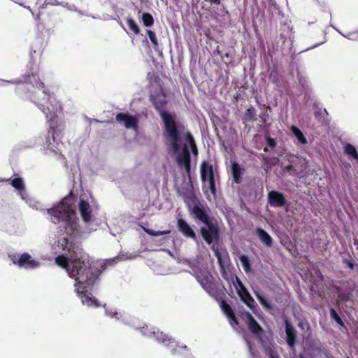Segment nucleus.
<instances>
[{"instance_id": "f257e3e1", "label": "nucleus", "mask_w": 358, "mask_h": 358, "mask_svg": "<svg viewBox=\"0 0 358 358\" xmlns=\"http://www.w3.org/2000/svg\"><path fill=\"white\" fill-rule=\"evenodd\" d=\"M52 222H62L64 231L58 240V246L69 252V257L64 255L55 258V263L66 269L69 276L75 280V291L81 296L82 303L87 306L98 307V301L91 294H85L92 287L99 272L92 268V262L79 243L76 241L78 234V219L73 206V198L67 196L54 208L47 210Z\"/></svg>"}, {"instance_id": "f03ea898", "label": "nucleus", "mask_w": 358, "mask_h": 358, "mask_svg": "<svg viewBox=\"0 0 358 358\" xmlns=\"http://www.w3.org/2000/svg\"><path fill=\"white\" fill-rule=\"evenodd\" d=\"M153 103L164 122V136L169 152L174 155L178 154L176 159L178 164L183 166L186 173L189 175V152L192 151L194 155L198 154L192 136L185 126L177 120L175 115L163 110L165 101H157V99H153Z\"/></svg>"}, {"instance_id": "7ed1b4c3", "label": "nucleus", "mask_w": 358, "mask_h": 358, "mask_svg": "<svg viewBox=\"0 0 358 358\" xmlns=\"http://www.w3.org/2000/svg\"><path fill=\"white\" fill-rule=\"evenodd\" d=\"M29 82L35 83L37 88L34 96V102L41 111L45 115L49 122L50 129L46 138L47 148L50 151L58 153L62 147V143L59 138L58 122L57 118L61 114V106L54 95L47 93L44 83L38 82L34 74L28 76Z\"/></svg>"}, {"instance_id": "20e7f679", "label": "nucleus", "mask_w": 358, "mask_h": 358, "mask_svg": "<svg viewBox=\"0 0 358 358\" xmlns=\"http://www.w3.org/2000/svg\"><path fill=\"white\" fill-rule=\"evenodd\" d=\"M189 210L194 217L204 223L200 229L203 238L208 244L214 243L219 238V229L216 224L209 217L206 209L196 200L192 193L184 198Z\"/></svg>"}, {"instance_id": "39448f33", "label": "nucleus", "mask_w": 358, "mask_h": 358, "mask_svg": "<svg viewBox=\"0 0 358 358\" xmlns=\"http://www.w3.org/2000/svg\"><path fill=\"white\" fill-rule=\"evenodd\" d=\"M201 179L203 185V189L207 194L208 199H210L208 192L213 198L216 196L215 182L218 179V173L213 166L208 162H203L200 166Z\"/></svg>"}, {"instance_id": "423d86ee", "label": "nucleus", "mask_w": 358, "mask_h": 358, "mask_svg": "<svg viewBox=\"0 0 358 358\" xmlns=\"http://www.w3.org/2000/svg\"><path fill=\"white\" fill-rule=\"evenodd\" d=\"M142 333L148 337L155 338L158 342L164 343L166 346L170 348L173 354H176V349L175 348V346H177L178 345L173 338H169L168 336L163 334L162 332L148 331L147 328L144 327L142 330Z\"/></svg>"}, {"instance_id": "0eeeda50", "label": "nucleus", "mask_w": 358, "mask_h": 358, "mask_svg": "<svg viewBox=\"0 0 358 358\" xmlns=\"http://www.w3.org/2000/svg\"><path fill=\"white\" fill-rule=\"evenodd\" d=\"M234 287L237 294L240 296L241 301L245 303L251 310H254L256 306V303L250 294L238 278H236V282Z\"/></svg>"}, {"instance_id": "6e6552de", "label": "nucleus", "mask_w": 358, "mask_h": 358, "mask_svg": "<svg viewBox=\"0 0 358 358\" xmlns=\"http://www.w3.org/2000/svg\"><path fill=\"white\" fill-rule=\"evenodd\" d=\"M117 122L122 124L128 129L138 130V118L135 115H131L129 113H120L115 117Z\"/></svg>"}, {"instance_id": "1a4fd4ad", "label": "nucleus", "mask_w": 358, "mask_h": 358, "mask_svg": "<svg viewBox=\"0 0 358 358\" xmlns=\"http://www.w3.org/2000/svg\"><path fill=\"white\" fill-rule=\"evenodd\" d=\"M12 259L15 264L26 269L36 268L40 266V263L31 259V255L28 253H24L20 257L14 256Z\"/></svg>"}, {"instance_id": "9d476101", "label": "nucleus", "mask_w": 358, "mask_h": 358, "mask_svg": "<svg viewBox=\"0 0 358 358\" xmlns=\"http://www.w3.org/2000/svg\"><path fill=\"white\" fill-rule=\"evenodd\" d=\"M11 185L13 187L20 192V194L22 199L25 200L31 207L36 209L39 208L40 203L38 201H34L33 199L29 198V196L26 194L24 190V185L22 178H15L12 180Z\"/></svg>"}, {"instance_id": "9b49d317", "label": "nucleus", "mask_w": 358, "mask_h": 358, "mask_svg": "<svg viewBox=\"0 0 358 358\" xmlns=\"http://www.w3.org/2000/svg\"><path fill=\"white\" fill-rule=\"evenodd\" d=\"M177 225L178 230L186 237L191 238L194 241L197 240L196 236L191 227L182 218L178 217L177 220Z\"/></svg>"}, {"instance_id": "f8f14e48", "label": "nucleus", "mask_w": 358, "mask_h": 358, "mask_svg": "<svg viewBox=\"0 0 358 358\" xmlns=\"http://www.w3.org/2000/svg\"><path fill=\"white\" fill-rule=\"evenodd\" d=\"M268 203L273 207H281L285 204L286 200L282 193L271 191L268 194Z\"/></svg>"}, {"instance_id": "ddd939ff", "label": "nucleus", "mask_w": 358, "mask_h": 358, "mask_svg": "<svg viewBox=\"0 0 358 358\" xmlns=\"http://www.w3.org/2000/svg\"><path fill=\"white\" fill-rule=\"evenodd\" d=\"M285 332L287 336V343L289 346L294 350L295 345V340H296V331L293 326L288 322L287 320H285Z\"/></svg>"}, {"instance_id": "4468645a", "label": "nucleus", "mask_w": 358, "mask_h": 358, "mask_svg": "<svg viewBox=\"0 0 358 358\" xmlns=\"http://www.w3.org/2000/svg\"><path fill=\"white\" fill-rule=\"evenodd\" d=\"M79 210L81 214L83 220L85 222H88L91 220L92 214H91V207L88 202L80 200L79 203Z\"/></svg>"}, {"instance_id": "2eb2a0df", "label": "nucleus", "mask_w": 358, "mask_h": 358, "mask_svg": "<svg viewBox=\"0 0 358 358\" xmlns=\"http://www.w3.org/2000/svg\"><path fill=\"white\" fill-rule=\"evenodd\" d=\"M220 307L225 315L227 316L231 325L233 327H234L235 325H237L238 322L229 305L224 301H222L220 303Z\"/></svg>"}, {"instance_id": "dca6fc26", "label": "nucleus", "mask_w": 358, "mask_h": 358, "mask_svg": "<svg viewBox=\"0 0 358 358\" xmlns=\"http://www.w3.org/2000/svg\"><path fill=\"white\" fill-rule=\"evenodd\" d=\"M212 249L215 253V257L217 259L220 267L222 268V269H224V265L227 263L229 260L227 251H220L218 247L215 246L214 244L212 246Z\"/></svg>"}, {"instance_id": "f3484780", "label": "nucleus", "mask_w": 358, "mask_h": 358, "mask_svg": "<svg viewBox=\"0 0 358 358\" xmlns=\"http://www.w3.org/2000/svg\"><path fill=\"white\" fill-rule=\"evenodd\" d=\"M245 319L248 328L252 333L258 334L262 331V327L250 313H245Z\"/></svg>"}, {"instance_id": "a211bd4d", "label": "nucleus", "mask_w": 358, "mask_h": 358, "mask_svg": "<svg viewBox=\"0 0 358 358\" xmlns=\"http://www.w3.org/2000/svg\"><path fill=\"white\" fill-rule=\"evenodd\" d=\"M198 282L202 286V287L210 294H213L215 292V285L210 279L209 277L205 276L203 278H196Z\"/></svg>"}, {"instance_id": "6ab92c4d", "label": "nucleus", "mask_w": 358, "mask_h": 358, "mask_svg": "<svg viewBox=\"0 0 358 358\" xmlns=\"http://www.w3.org/2000/svg\"><path fill=\"white\" fill-rule=\"evenodd\" d=\"M231 171L234 182L236 183L241 182L243 169L238 163L233 162L231 164Z\"/></svg>"}, {"instance_id": "aec40b11", "label": "nucleus", "mask_w": 358, "mask_h": 358, "mask_svg": "<svg viewBox=\"0 0 358 358\" xmlns=\"http://www.w3.org/2000/svg\"><path fill=\"white\" fill-rule=\"evenodd\" d=\"M257 234L259 236L262 242L267 247H271L272 245V238L271 236L264 229H257Z\"/></svg>"}, {"instance_id": "412c9836", "label": "nucleus", "mask_w": 358, "mask_h": 358, "mask_svg": "<svg viewBox=\"0 0 358 358\" xmlns=\"http://www.w3.org/2000/svg\"><path fill=\"white\" fill-rule=\"evenodd\" d=\"M344 152L348 156H350L358 162V152L354 145L350 143H346L343 148Z\"/></svg>"}, {"instance_id": "4be33fe9", "label": "nucleus", "mask_w": 358, "mask_h": 358, "mask_svg": "<svg viewBox=\"0 0 358 358\" xmlns=\"http://www.w3.org/2000/svg\"><path fill=\"white\" fill-rule=\"evenodd\" d=\"M290 129H291L292 132L293 133V134L296 136L297 140L301 144H306L307 143V140H306V137L304 136V135L302 133V131L298 127H296V126L292 125L290 127Z\"/></svg>"}, {"instance_id": "5701e85b", "label": "nucleus", "mask_w": 358, "mask_h": 358, "mask_svg": "<svg viewBox=\"0 0 358 358\" xmlns=\"http://www.w3.org/2000/svg\"><path fill=\"white\" fill-rule=\"evenodd\" d=\"M140 19L145 27H151L154 23L153 17L148 13H142Z\"/></svg>"}, {"instance_id": "b1692460", "label": "nucleus", "mask_w": 358, "mask_h": 358, "mask_svg": "<svg viewBox=\"0 0 358 358\" xmlns=\"http://www.w3.org/2000/svg\"><path fill=\"white\" fill-rule=\"evenodd\" d=\"M127 23L129 27V29L131 31H132L135 34H138L140 33V29L138 28V24L133 18L127 17Z\"/></svg>"}, {"instance_id": "393cba45", "label": "nucleus", "mask_w": 358, "mask_h": 358, "mask_svg": "<svg viewBox=\"0 0 358 358\" xmlns=\"http://www.w3.org/2000/svg\"><path fill=\"white\" fill-rule=\"evenodd\" d=\"M240 262L246 273H248L250 271V264L248 257L245 255H242L239 257Z\"/></svg>"}, {"instance_id": "a878e982", "label": "nucleus", "mask_w": 358, "mask_h": 358, "mask_svg": "<svg viewBox=\"0 0 358 358\" xmlns=\"http://www.w3.org/2000/svg\"><path fill=\"white\" fill-rule=\"evenodd\" d=\"M147 33H148L150 40L151 41V42L153 45L155 50H158L159 43H158L155 33L151 30H148Z\"/></svg>"}, {"instance_id": "bb28decb", "label": "nucleus", "mask_w": 358, "mask_h": 358, "mask_svg": "<svg viewBox=\"0 0 358 358\" xmlns=\"http://www.w3.org/2000/svg\"><path fill=\"white\" fill-rule=\"evenodd\" d=\"M255 294L257 299L259 300V303L266 308L271 309V304L259 294V292L255 291Z\"/></svg>"}, {"instance_id": "cd10ccee", "label": "nucleus", "mask_w": 358, "mask_h": 358, "mask_svg": "<svg viewBox=\"0 0 358 358\" xmlns=\"http://www.w3.org/2000/svg\"><path fill=\"white\" fill-rule=\"evenodd\" d=\"M144 231L151 235V236H162V235H165V234H168L170 233V231L169 230H166V231H154V230H152V229H146V228H144L143 229Z\"/></svg>"}, {"instance_id": "c85d7f7f", "label": "nucleus", "mask_w": 358, "mask_h": 358, "mask_svg": "<svg viewBox=\"0 0 358 358\" xmlns=\"http://www.w3.org/2000/svg\"><path fill=\"white\" fill-rule=\"evenodd\" d=\"M344 37L352 40V41H358V31L350 32L348 35H344L341 34Z\"/></svg>"}, {"instance_id": "c756f323", "label": "nucleus", "mask_w": 358, "mask_h": 358, "mask_svg": "<svg viewBox=\"0 0 358 358\" xmlns=\"http://www.w3.org/2000/svg\"><path fill=\"white\" fill-rule=\"evenodd\" d=\"M330 315L332 318H334L338 323L341 324L342 322L341 319L338 315L336 311L334 309H331Z\"/></svg>"}, {"instance_id": "7c9ffc66", "label": "nucleus", "mask_w": 358, "mask_h": 358, "mask_svg": "<svg viewBox=\"0 0 358 358\" xmlns=\"http://www.w3.org/2000/svg\"><path fill=\"white\" fill-rule=\"evenodd\" d=\"M106 313L108 316H110L112 317H115L117 320H119V317H117L119 313L116 311H113L112 310H109L108 309H106Z\"/></svg>"}, {"instance_id": "2f4dec72", "label": "nucleus", "mask_w": 358, "mask_h": 358, "mask_svg": "<svg viewBox=\"0 0 358 358\" xmlns=\"http://www.w3.org/2000/svg\"><path fill=\"white\" fill-rule=\"evenodd\" d=\"M267 143H268V146L271 148H273L276 145L275 140L273 138H267Z\"/></svg>"}, {"instance_id": "473e14b6", "label": "nucleus", "mask_w": 358, "mask_h": 358, "mask_svg": "<svg viewBox=\"0 0 358 358\" xmlns=\"http://www.w3.org/2000/svg\"><path fill=\"white\" fill-rule=\"evenodd\" d=\"M61 6L66 7L68 9L71 10H74V6H69V4L67 3H62Z\"/></svg>"}, {"instance_id": "72a5a7b5", "label": "nucleus", "mask_w": 358, "mask_h": 358, "mask_svg": "<svg viewBox=\"0 0 358 358\" xmlns=\"http://www.w3.org/2000/svg\"><path fill=\"white\" fill-rule=\"evenodd\" d=\"M247 343H248V347L249 352H250V354L253 355L252 347L250 342L247 341Z\"/></svg>"}, {"instance_id": "f704fd0d", "label": "nucleus", "mask_w": 358, "mask_h": 358, "mask_svg": "<svg viewBox=\"0 0 358 358\" xmlns=\"http://www.w3.org/2000/svg\"><path fill=\"white\" fill-rule=\"evenodd\" d=\"M212 4H220V0H208Z\"/></svg>"}, {"instance_id": "c9c22d12", "label": "nucleus", "mask_w": 358, "mask_h": 358, "mask_svg": "<svg viewBox=\"0 0 358 358\" xmlns=\"http://www.w3.org/2000/svg\"><path fill=\"white\" fill-rule=\"evenodd\" d=\"M50 4L53 6H59L62 5V3L59 2L57 0H54L52 2L50 3Z\"/></svg>"}, {"instance_id": "e433bc0d", "label": "nucleus", "mask_w": 358, "mask_h": 358, "mask_svg": "<svg viewBox=\"0 0 358 358\" xmlns=\"http://www.w3.org/2000/svg\"><path fill=\"white\" fill-rule=\"evenodd\" d=\"M4 82H8V83H22V80L18 79V80H15L14 81L4 80Z\"/></svg>"}, {"instance_id": "4c0bfd02", "label": "nucleus", "mask_w": 358, "mask_h": 358, "mask_svg": "<svg viewBox=\"0 0 358 358\" xmlns=\"http://www.w3.org/2000/svg\"><path fill=\"white\" fill-rule=\"evenodd\" d=\"M324 43V42H322V43H317V44L314 45L313 46H312V47H310V48H308L307 50H310V49H313V48H316V47H317L318 45H321V44H322V43Z\"/></svg>"}, {"instance_id": "58836bf2", "label": "nucleus", "mask_w": 358, "mask_h": 358, "mask_svg": "<svg viewBox=\"0 0 358 358\" xmlns=\"http://www.w3.org/2000/svg\"><path fill=\"white\" fill-rule=\"evenodd\" d=\"M269 357H270V358H279V357L278 355H275L273 353H271Z\"/></svg>"}, {"instance_id": "ea45409f", "label": "nucleus", "mask_w": 358, "mask_h": 358, "mask_svg": "<svg viewBox=\"0 0 358 358\" xmlns=\"http://www.w3.org/2000/svg\"><path fill=\"white\" fill-rule=\"evenodd\" d=\"M247 115H252V110L248 109L247 110Z\"/></svg>"}, {"instance_id": "a19ab883", "label": "nucleus", "mask_w": 358, "mask_h": 358, "mask_svg": "<svg viewBox=\"0 0 358 358\" xmlns=\"http://www.w3.org/2000/svg\"><path fill=\"white\" fill-rule=\"evenodd\" d=\"M181 348L186 349V348H187V346H186V345H182V346H181Z\"/></svg>"}, {"instance_id": "79ce46f5", "label": "nucleus", "mask_w": 358, "mask_h": 358, "mask_svg": "<svg viewBox=\"0 0 358 358\" xmlns=\"http://www.w3.org/2000/svg\"><path fill=\"white\" fill-rule=\"evenodd\" d=\"M25 8L31 10V9H30V7H29V6H25Z\"/></svg>"}, {"instance_id": "37998d69", "label": "nucleus", "mask_w": 358, "mask_h": 358, "mask_svg": "<svg viewBox=\"0 0 358 358\" xmlns=\"http://www.w3.org/2000/svg\"><path fill=\"white\" fill-rule=\"evenodd\" d=\"M299 326L303 328V325H302V323H300Z\"/></svg>"}, {"instance_id": "c03bdc74", "label": "nucleus", "mask_w": 358, "mask_h": 358, "mask_svg": "<svg viewBox=\"0 0 358 358\" xmlns=\"http://www.w3.org/2000/svg\"><path fill=\"white\" fill-rule=\"evenodd\" d=\"M93 121L98 122L99 121L97 120H94Z\"/></svg>"}, {"instance_id": "a18cd8bd", "label": "nucleus", "mask_w": 358, "mask_h": 358, "mask_svg": "<svg viewBox=\"0 0 358 358\" xmlns=\"http://www.w3.org/2000/svg\"><path fill=\"white\" fill-rule=\"evenodd\" d=\"M347 358H350V357H347Z\"/></svg>"}]
</instances>
